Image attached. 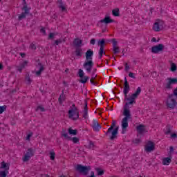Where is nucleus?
<instances>
[{"label":"nucleus","instance_id":"69168bd1","mask_svg":"<svg viewBox=\"0 0 177 177\" xmlns=\"http://www.w3.org/2000/svg\"><path fill=\"white\" fill-rule=\"evenodd\" d=\"M92 77H94V79H96V77H97V75L95 74V72H93V73H92Z\"/></svg>","mask_w":177,"mask_h":177},{"label":"nucleus","instance_id":"aec40b11","mask_svg":"<svg viewBox=\"0 0 177 177\" xmlns=\"http://www.w3.org/2000/svg\"><path fill=\"white\" fill-rule=\"evenodd\" d=\"M171 161H172V156L169 155V157L163 158L162 162L163 165H169Z\"/></svg>","mask_w":177,"mask_h":177},{"label":"nucleus","instance_id":"1a4fd4ad","mask_svg":"<svg viewBox=\"0 0 177 177\" xmlns=\"http://www.w3.org/2000/svg\"><path fill=\"white\" fill-rule=\"evenodd\" d=\"M21 10H23L24 12H21V14L18 17V20H23V19H26L27 15H30L31 8H28V6H23Z\"/></svg>","mask_w":177,"mask_h":177},{"label":"nucleus","instance_id":"f704fd0d","mask_svg":"<svg viewBox=\"0 0 177 177\" xmlns=\"http://www.w3.org/2000/svg\"><path fill=\"white\" fill-rule=\"evenodd\" d=\"M86 149H93L95 147V143L93 141L89 140L88 145L86 146Z\"/></svg>","mask_w":177,"mask_h":177},{"label":"nucleus","instance_id":"2f4dec72","mask_svg":"<svg viewBox=\"0 0 177 177\" xmlns=\"http://www.w3.org/2000/svg\"><path fill=\"white\" fill-rule=\"evenodd\" d=\"M95 171H97V175L99 176H102V175H104V169H102L100 168H96Z\"/></svg>","mask_w":177,"mask_h":177},{"label":"nucleus","instance_id":"864d4df0","mask_svg":"<svg viewBox=\"0 0 177 177\" xmlns=\"http://www.w3.org/2000/svg\"><path fill=\"white\" fill-rule=\"evenodd\" d=\"M124 70L125 71H128L129 70V66L128 65V63L124 64Z\"/></svg>","mask_w":177,"mask_h":177},{"label":"nucleus","instance_id":"ea45409f","mask_svg":"<svg viewBox=\"0 0 177 177\" xmlns=\"http://www.w3.org/2000/svg\"><path fill=\"white\" fill-rule=\"evenodd\" d=\"M165 88L168 89L169 91L172 89V84H171V82L169 81H168V82L165 85Z\"/></svg>","mask_w":177,"mask_h":177},{"label":"nucleus","instance_id":"c03bdc74","mask_svg":"<svg viewBox=\"0 0 177 177\" xmlns=\"http://www.w3.org/2000/svg\"><path fill=\"white\" fill-rule=\"evenodd\" d=\"M73 143H78V142H80V138H77V137H73V138H71V140Z\"/></svg>","mask_w":177,"mask_h":177},{"label":"nucleus","instance_id":"393cba45","mask_svg":"<svg viewBox=\"0 0 177 177\" xmlns=\"http://www.w3.org/2000/svg\"><path fill=\"white\" fill-rule=\"evenodd\" d=\"M68 132L69 135L75 136V135H77V133H78V130H77V129H71V128H69L68 130Z\"/></svg>","mask_w":177,"mask_h":177},{"label":"nucleus","instance_id":"72a5a7b5","mask_svg":"<svg viewBox=\"0 0 177 177\" xmlns=\"http://www.w3.org/2000/svg\"><path fill=\"white\" fill-rule=\"evenodd\" d=\"M90 82L91 84H92V85H97V84L99 83L97 82V79H95V77H91Z\"/></svg>","mask_w":177,"mask_h":177},{"label":"nucleus","instance_id":"20e7f679","mask_svg":"<svg viewBox=\"0 0 177 177\" xmlns=\"http://www.w3.org/2000/svg\"><path fill=\"white\" fill-rule=\"evenodd\" d=\"M75 170L83 175V176H86L89 174V171H91V166H84L82 165H77L75 167Z\"/></svg>","mask_w":177,"mask_h":177},{"label":"nucleus","instance_id":"412c9836","mask_svg":"<svg viewBox=\"0 0 177 177\" xmlns=\"http://www.w3.org/2000/svg\"><path fill=\"white\" fill-rule=\"evenodd\" d=\"M75 54L77 57H82V48L75 47Z\"/></svg>","mask_w":177,"mask_h":177},{"label":"nucleus","instance_id":"7c9ffc66","mask_svg":"<svg viewBox=\"0 0 177 177\" xmlns=\"http://www.w3.org/2000/svg\"><path fill=\"white\" fill-rule=\"evenodd\" d=\"M25 81L26 82V84L28 85H31V82H32V80H31V77H30V75H26Z\"/></svg>","mask_w":177,"mask_h":177},{"label":"nucleus","instance_id":"a211bd4d","mask_svg":"<svg viewBox=\"0 0 177 177\" xmlns=\"http://www.w3.org/2000/svg\"><path fill=\"white\" fill-rule=\"evenodd\" d=\"M38 66H39V71L35 72L36 76L37 77H40L41 75L42 74V71H44L45 70V67H44V65H42V64L41 62L38 63Z\"/></svg>","mask_w":177,"mask_h":177},{"label":"nucleus","instance_id":"9b49d317","mask_svg":"<svg viewBox=\"0 0 177 177\" xmlns=\"http://www.w3.org/2000/svg\"><path fill=\"white\" fill-rule=\"evenodd\" d=\"M155 149L156 145L152 141H148L145 147V150L147 153H151V151H154Z\"/></svg>","mask_w":177,"mask_h":177},{"label":"nucleus","instance_id":"13d9d810","mask_svg":"<svg viewBox=\"0 0 177 177\" xmlns=\"http://www.w3.org/2000/svg\"><path fill=\"white\" fill-rule=\"evenodd\" d=\"M31 136H32L31 133L28 134L26 136V140H30V139H31Z\"/></svg>","mask_w":177,"mask_h":177},{"label":"nucleus","instance_id":"c9c22d12","mask_svg":"<svg viewBox=\"0 0 177 177\" xmlns=\"http://www.w3.org/2000/svg\"><path fill=\"white\" fill-rule=\"evenodd\" d=\"M30 160H31V157L30 156V155H28L27 153H26L23 158V162H27V161H30Z\"/></svg>","mask_w":177,"mask_h":177},{"label":"nucleus","instance_id":"c756f323","mask_svg":"<svg viewBox=\"0 0 177 177\" xmlns=\"http://www.w3.org/2000/svg\"><path fill=\"white\" fill-rule=\"evenodd\" d=\"M58 102L59 104H63V102H64V93L62 92V95H60L59 97L58 98Z\"/></svg>","mask_w":177,"mask_h":177},{"label":"nucleus","instance_id":"f03ea898","mask_svg":"<svg viewBox=\"0 0 177 177\" xmlns=\"http://www.w3.org/2000/svg\"><path fill=\"white\" fill-rule=\"evenodd\" d=\"M114 127H115V120H113L110 128H109L105 133L106 136H109V134L111 132V136H110L111 140H114L115 138H117V135H118V129L120 127L118 126L114 129Z\"/></svg>","mask_w":177,"mask_h":177},{"label":"nucleus","instance_id":"e433bc0d","mask_svg":"<svg viewBox=\"0 0 177 177\" xmlns=\"http://www.w3.org/2000/svg\"><path fill=\"white\" fill-rule=\"evenodd\" d=\"M176 68H177L176 64L171 63V68H170L171 71H172V73H175V71H176Z\"/></svg>","mask_w":177,"mask_h":177},{"label":"nucleus","instance_id":"6e6552de","mask_svg":"<svg viewBox=\"0 0 177 177\" xmlns=\"http://www.w3.org/2000/svg\"><path fill=\"white\" fill-rule=\"evenodd\" d=\"M77 75L80 78V82H81V84H86L88 81H89V77L84 76L85 73L82 69L78 70Z\"/></svg>","mask_w":177,"mask_h":177},{"label":"nucleus","instance_id":"f3484780","mask_svg":"<svg viewBox=\"0 0 177 177\" xmlns=\"http://www.w3.org/2000/svg\"><path fill=\"white\" fill-rule=\"evenodd\" d=\"M85 56L86 60H92V57H93V50H92L91 49H88L86 52Z\"/></svg>","mask_w":177,"mask_h":177},{"label":"nucleus","instance_id":"cd10ccee","mask_svg":"<svg viewBox=\"0 0 177 177\" xmlns=\"http://www.w3.org/2000/svg\"><path fill=\"white\" fill-rule=\"evenodd\" d=\"M171 132H172V126H171L170 124H168L166 127V132H165V135H169Z\"/></svg>","mask_w":177,"mask_h":177},{"label":"nucleus","instance_id":"c85d7f7f","mask_svg":"<svg viewBox=\"0 0 177 177\" xmlns=\"http://www.w3.org/2000/svg\"><path fill=\"white\" fill-rule=\"evenodd\" d=\"M63 42H66V39L61 38L55 40L54 44L60 45V44H63Z\"/></svg>","mask_w":177,"mask_h":177},{"label":"nucleus","instance_id":"7ed1b4c3","mask_svg":"<svg viewBox=\"0 0 177 177\" xmlns=\"http://www.w3.org/2000/svg\"><path fill=\"white\" fill-rule=\"evenodd\" d=\"M72 107L73 108L68 111V118L73 121H77V120L80 118V111H78V108L75 106V104H73Z\"/></svg>","mask_w":177,"mask_h":177},{"label":"nucleus","instance_id":"0e129e2a","mask_svg":"<svg viewBox=\"0 0 177 177\" xmlns=\"http://www.w3.org/2000/svg\"><path fill=\"white\" fill-rule=\"evenodd\" d=\"M151 42H158V41H157V39H156V37H153L151 39Z\"/></svg>","mask_w":177,"mask_h":177},{"label":"nucleus","instance_id":"774afa93","mask_svg":"<svg viewBox=\"0 0 177 177\" xmlns=\"http://www.w3.org/2000/svg\"><path fill=\"white\" fill-rule=\"evenodd\" d=\"M95 176V172L91 171V176Z\"/></svg>","mask_w":177,"mask_h":177},{"label":"nucleus","instance_id":"0eeeda50","mask_svg":"<svg viewBox=\"0 0 177 177\" xmlns=\"http://www.w3.org/2000/svg\"><path fill=\"white\" fill-rule=\"evenodd\" d=\"M9 167H10V165L5 162V161L1 162L0 169H4V171H0V177L7 176L8 174H9Z\"/></svg>","mask_w":177,"mask_h":177},{"label":"nucleus","instance_id":"dca6fc26","mask_svg":"<svg viewBox=\"0 0 177 177\" xmlns=\"http://www.w3.org/2000/svg\"><path fill=\"white\" fill-rule=\"evenodd\" d=\"M137 131L140 135L145 133V132H147V131H146V126L143 124H140L139 126H137Z\"/></svg>","mask_w":177,"mask_h":177},{"label":"nucleus","instance_id":"6ab92c4d","mask_svg":"<svg viewBox=\"0 0 177 177\" xmlns=\"http://www.w3.org/2000/svg\"><path fill=\"white\" fill-rule=\"evenodd\" d=\"M82 117L83 118H84V120H86V118H88V102L86 101H85L84 103Z\"/></svg>","mask_w":177,"mask_h":177},{"label":"nucleus","instance_id":"bf43d9fd","mask_svg":"<svg viewBox=\"0 0 177 177\" xmlns=\"http://www.w3.org/2000/svg\"><path fill=\"white\" fill-rule=\"evenodd\" d=\"M171 138L172 139H175V138H177V134L175 133H172V134L171 135Z\"/></svg>","mask_w":177,"mask_h":177},{"label":"nucleus","instance_id":"f8f14e48","mask_svg":"<svg viewBox=\"0 0 177 177\" xmlns=\"http://www.w3.org/2000/svg\"><path fill=\"white\" fill-rule=\"evenodd\" d=\"M165 48V46H164V44H159L156 46H152L151 53L155 54L160 53V52H162V50H164Z\"/></svg>","mask_w":177,"mask_h":177},{"label":"nucleus","instance_id":"052dcab7","mask_svg":"<svg viewBox=\"0 0 177 177\" xmlns=\"http://www.w3.org/2000/svg\"><path fill=\"white\" fill-rule=\"evenodd\" d=\"M21 57H22L23 59H24V57H26V53H19Z\"/></svg>","mask_w":177,"mask_h":177},{"label":"nucleus","instance_id":"a878e982","mask_svg":"<svg viewBox=\"0 0 177 177\" xmlns=\"http://www.w3.org/2000/svg\"><path fill=\"white\" fill-rule=\"evenodd\" d=\"M112 15L113 16H115V17H118L120 16V9L115 8L112 10Z\"/></svg>","mask_w":177,"mask_h":177},{"label":"nucleus","instance_id":"39448f33","mask_svg":"<svg viewBox=\"0 0 177 177\" xmlns=\"http://www.w3.org/2000/svg\"><path fill=\"white\" fill-rule=\"evenodd\" d=\"M104 44H106V39H99L97 41V45L100 46L99 50V59H102L103 57V55H106V52H104Z\"/></svg>","mask_w":177,"mask_h":177},{"label":"nucleus","instance_id":"603ef678","mask_svg":"<svg viewBox=\"0 0 177 177\" xmlns=\"http://www.w3.org/2000/svg\"><path fill=\"white\" fill-rule=\"evenodd\" d=\"M170 95H173V97H174V96H176V97H177V88L176 89H174L173 91V93L170 94Z\"/></svg>","mask_w":177,"mask_h":177},{"label":"nucleus","instance_id":"f257e3e1","mask_svg":"<svg viewBox=\"0 0 177 177\" xmlns=\"http://www.w3.org/2000/svg\"><path fill=\"white\" fill-rule=\"evenodd\" d=\"M131 88L129 87V83L127 77H124V87L123 93L124 95V100L127 101L124 106L123 115L124 118L122 120V134L124 135L127 132L128 128V120L132 118L131 115V111L129 110V104H135L136 103V99L138 97L137 94L133 93L128 97V93H129Z\"/></svg>","mask_w":177,"mask_h":177},{"label":"nucleus","instance_id":"423d86ee","mask_svg":"<svg viewBox=\"0 0 177 177\" xmlns=\"http://www.w3.org/2000/svg\"><path fill=\"white\" fill-rule=\"evenodd\" d=\"M166 104L169 109H174L176 107V100L174 98V95L169 94L167 97Z\"/></svg>","mask_w":177,"mask_h":177},{"label":"nucleus","instance_id":"4c0bfd02","mask_svg":"<svg viewBox=\"0 0 177 177\" xmlns=\"http://www.w3.org/2000/svg\"><path fill=\"white\" fill-rule=\"evenodd\" d=\"M39 110H40V111H41L42 113L45 112L46 111L45 109V108L41 105L37 106L36 111H38Z\"/></svg>","mask_w":177,"mask_h":177},{"label":"nucleus","instance_id":"bb28decb","mask_svg":"<svg viewBox=\"0 0 177 177\" xmlns=\"http://www.w3.org/2000/svg\"><path fill=\"white\" fill-rule=\"evenodd\" d=\"M167 80L169 81L171 85L177 84V77H168Z\"/></svg>","mask_w":177,"mask_h":177},{"label":"nucleus","instance_id":"8fccbe9b","mask_svg":"<svg viewBox=\"0 0 177 177\" xmlns=\"http://www.w3.org/2000/svg\"><path fill=\"white\" fill-rule=\"evenodd\" d=\"M30 48L31 49H32L33 50H35L37 49V46H35V44H34L33 43H32L30 46Z\"/></svg>","mask_w":177,"mask_h":177},{"label":"nucleus","instance_id":"58836bf2","mask_svg":"<svg viewBox=\"0 0 177 177\" xmlns=\"http://www.w3.org/2000/svg\"><path fill=\"white\" fill-rule=\"evenodd\" d=\"M56 35H57V34L53 33V32H50L48 35V39H53L55 38V37H56Z\"/></svg>","mask_w":177,"mask_h":177},{"label":"nucleus","instance_id":"ddd939ff","mask_svg":"<svg viewBox=\"0 0 177 177\" xmlns=\"http://www.w3.org/2000/svg\"><path fill=\"white\" fill-rule=\"evenodd\" d=\"M92 128L95 132H99L102 129V126L97 122V120H93Z\"/></svg>","mask_w":177,"mask_h":177},{"label":"nucleus","instance_id":"6e6d98bb","mask_svg":"<svg viewBox=\"0 0 177 177\" xmlns=\"http://www.w3.org/2000/svg\"><path fill=\"white\" fill-rule=\"evenodd\" d=\"M23 66H17V71H19V73H21V71H23Z\"/></svg>","mask_w":177,"mask_h":177},{"label":"nucleus","instance_id":"4d7b16f0","mask_svg":"<svg viewBox=\"0 0 177 177\" xmlns=\"http://www.w3.org/2000/svg\"><path fill=\"white\" fill-rule=\"evenodd\" d=\"M136 145H139V143L140 142V139H135L133 141Z\"/></svg>","mask_w":177,"mask_h":177},{"label":"nucleus","instance_id":"2eb2a0df","mask_svg":"<svg viewBox=\"0 0 177 177\" xmlns=\"http://www.w3.org/2000/svg\"><path fill=\"white\" fill-rule=\"evenodd\" d=\"M162 24H161V22H156L153 24V31L160 32V30H162Z\"/></svg>","mask_w":177,"mask_h":177},{"label":"nucleus","instance_id":"a19ab883","mask_svg":"<svg viewBox=\"0 0 177 177\" xmlns=\"http://www.w3.org/2000/svg\"><path fill=\"white\" fill-rule=\"evenodd\" d=\"M56 157V153L53 152H50V159L53 161Z\"/></svg>","mask_w":177,"mask_h":177},{"label":"nucleus","instance_id":"de8ad7c7","mask_svg":"<svg viewBox=\"0 0 177 177\" xmlns=\"http://www.w3.org/2000/svg\"><path fill=\"white\" fill-rule=\"evenodd\" d=\"M27 64H28V61L26 60L22 64H21L20 66L24 68V67H26V66H27Z\"/></svg>","mask_w":177,"mask_h":177},{"label":"nucleus","instance_id":"5fc2aeb1","mask_svg":"<svg viewBox=\"0 0 177 177\" xmlns=\"http://www.w3.org/2000/svg\"><path fill=\"white\" fill-rule=\"evenodd\" d=\"M90 44L91 45H95V44H96V39H91L90 41Z\"/></svg>","mask_w":177,"mask_h":177},{"label":"nucleus","instance_id":"4be33fe9","mask_svg":"<svg viewBox=\"0 0 177 177\" xmlns=\"http://www.w3.org/2000/svg\"><path fill=\"white\" fill-rule=\"evenodd\" d=\"M73 44L75 48H81L82 46V41L78 38L74 39Z\"/></svg>","mask_w":177,"mask_h":177},{"label":"nucleus","instance_id":"09e8293b","mask_svg":"<svg viewBox=\"0 0 177 177\" xmlns=\"http://www.w3.org/2000/svg\"><path fill=\"white\" fill-rule=\"evenodd\" d=\"M112 43H113V48L115 46H117L118 42L117 41V40L115 39H112Z\"/></svg>","mask_w":177,"mask_h":177},{"label":"nucleus","instance_id":"e2e57ef3","mask_svg":"<svg viewBox=\"0 0 177 177\" xmlns=\"http://www.w3.org/2000/svg\"><path fill=\"white\" fill-rule=\"evenodd\" d=\"M23 6H28L27 1H26V0H23Z\"/></svg>","mask_w":177,"mask_h":177},{"label":"nucleus","instance_id":"9d476101","mask_svg":"<svg viewBox=\"0 0 177 177\" xmlns=\"http://www.w3.org/2000/svg\"><path fill=\"white\" fill-rule=\"evenodd\" d=\"M83 67L87 73H91L92 71V68H93V61L86 60L83 64Z\"/></svg>","mask_w":177,"mask_h":177},{"label":"nucleus","instance_id":"37998d69","mask_svg":"<svg viewBox=\"0 0 177 177\" xmlns=\"http://www.w3.org/2000/svg\"><path fill=\"white\" fill-rule=\"evenodd\" d=\"M6 110V105L4 106H0V114H2L3 111Z\"/></svg>","mask_w":177,"mask_h":177},{"label":"nucleus","instance_id":"49530a36","mask_svg":"<svg viewBox=\"0 0 177 177\" xmlns=\"http://www.w3.org/2000/svg\"><path fill=\"white\" fill-rule=\"evenodd\" d=\"M129 77H130V78H133V80L136 79V77H135V73L132 72L129 73Z\"/></svg>","mask_w":177,"mask_h":177},{"label":"nucleus","instance_id":"473e14b6","mask_svg":"<svg viewBox=\"0 0 177 177\" xmlns=\"http://www.w3.org/2000/svg\"><path fill=\"white\" fill-rule=\"evenodd\" d=\"M62 136H63L64 139H66V140H71V137L69 136L68 133H66V131L62 133Z\"/></svg>","mask_w":177,"mask_h":177},{"label":"nucleus","instance_id":"338daca9","mask_svg":"<svg viewBox=\"0 0 177 177\" xmlns=\"http://www.w3.org/2000/svg\"><path fill=\"white\" fill-rule=\"evenodd\" d=\"M1 70H3V65L0 63V71Z\"/></svg>","mask_w":177,"mask_h":177},{"label":"nucleus","instance_id":"a18cd8bd","mask_svg":"<svg viewBox=\"0 0 177 177\" xmlns=\"http://www.w3.org/2000/svg\"><path fill=\"white\" fill-rule=\"evenodd\" d=\"M141 92H142V88L140 87H138L137 90L134 93L138 96V95H140Z\"/></svg>","mask_w":177,"mask_h":177},{"label":"nucleus","instance_id":"79ce46f5","mask_svg":"<svg viewBox=\"0 0 177 177\" xmlns=\"http://www.w3.org/2000/svg\"><path fill=\"white\" fill-rule=\"evenodd\" d=\"M119 52H120V47H118L117 46L113 47V53L115 55H117Z\"/></svg>","mask_w":177,"mask_h":177},{"label":"nucleus","instance_id":"3c124183","mask_svg":"<svg viewBox=\"0 0 177 177\" xmlns=\"http://www.w3.org/2000/svg\"><path fill=\"white\" fill-rule=\"evenodd\" d=\"M40 32L44 34V35H46V30H45V28H41L40 30Z\"/></svg>","mask_w":177,"mask_h":177},{"label":"nucleus","instance_id":"b1692460","mask_svg":"<svg viewBox=\"0 0 177 177\" xmlns=\"http://www.w3.org/2000/svg\"><path fill=\"white\" fill-rule=\"evenodd\" d=\"M26 154H28L30 157H34V156H35V150L32 148H29L27 150Z\"/></svg>","mask_w":177,"mask_h":177},{"label":"nucleus","instance_id":"680f3d73","mask_svg":"<svg viewBox=\"0 0 177 177\" xmlns=\"http://www.w3.org/2000/svg\"><path fill=\"white\" fill-rule=\"evenodd\" d=\"M172 151H174V147H170V151H169V154H170V156H171V153H172Z\"/></svg>","mask_w":177,"mask_h":177},{"label":"nucleus","instance_id":"4468645a","mask_svg":"<svg viewBox=\"0 0 177 177\" xmlns=\"http://www.w3.org/2000/svg\"><path fill=\"white\" fill-rule=\"evenodd\" d=\"M100 23H104L105 24H110V23H114V20L112 19L110 16H105L103 19L100 21Z\"/></svg>","mask_w":177,"mask_h":177},{"label":"nucleus","instance_id":"5701e85b","mask_svg":"<svg viewBox=\"0 0 177 177\" xmlns=\"http://www.w3.org/2000/svg\"><path fill=\"white\" fill-rule=\"evenodd\" d=\"M57 2L59 3L58 8L62 10V12H66V10H67V9L63 4V0H58Z\"/></svg>","mask_w":177,"mask_h":177}]
</instances>
